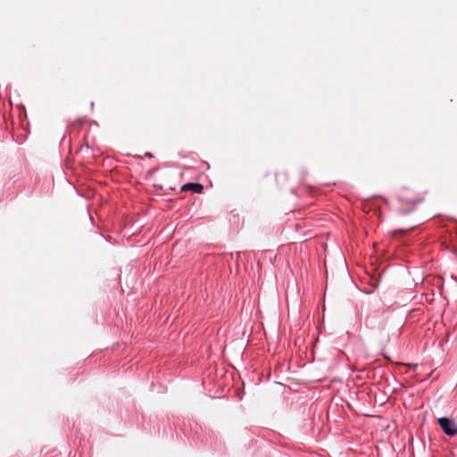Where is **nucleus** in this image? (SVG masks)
<instances>
[{
	"label": "nucleus",
	"mask_w": 457,
	"mask_h": 457,
	"mask_svg": "<svg viewBox=\"0 0 457 457\" xmlns=\"http://www.w3.org/2000/svg\"><path fill=\"white\" fill-rule=\"evenodd\" d=\"M437 422L442 428V430L450 436H454L457 435V423L449 418H439Z\"/></svg>",
	"instance_id": "obj_1"
},
{
	"label": "nucleus",
	"mask_w": 457,
	"mask_h": 457,
	"mask_svg": "<svg viewBox=\"0 0 457 457\" xmlns=\"http://www.w3.org/2000/svg\"><path fill=\"white\" fill-rule=\"evenodd\" d=\"M146 155H147L148 157H152V154H146Z\"/></svg>",
	"instance_id": "obj_4"
},
{
	"label": "nucleus",
	"mask_w": 457,
	"mask_h": 457,
	"mask_svg": "<svg viewBox=\"0 0 457 457\" xmlns=\"http://www.w3.org/2000/svg\"><path fill=\"white\" fill-rule=\"evenodd\" d=\"M182 190H192L195 193L201 194L204 191V186L200 183H187L182 187Z\"/></svg>",
	"instance_id": "obj_2"
},
{
	"label": "nucleus",
	"mask_w": 457,
	"mask_h": 457,
	"mask_svg": "<svg viewBox=\"0 0 457 457\" xmlns=\"http://www.w3.org/2000/svg\"><path fill=\"white\" fill-rule=\"evenodd\" d=\"M408 230H404V229H400V230H395L394 231V235L396 236V235H404L407 233Z\"/></svg>",
	"instance_id": "obj_3"
}]
</instances>
